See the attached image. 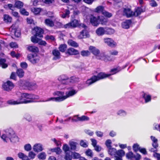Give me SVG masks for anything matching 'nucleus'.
<instances>
[{
    "instance_id": "f257e3e1",
    "label": "nucleus",
    "mask_w": 160,
    "mask_h": 160,
    "mask_svg": "<svg viewBox=\"0 0 160 160\" xmlns=\"http://www.w3.org/2000/svg\"><path fill=\"white\" fill-rule=\"evenodd\" d=\"M39 97L38 96L31 94L22 93L20 94L19 98L17 100L13 99L9 100L7 102L9 104L15 105L22 103H27L32 102L33 100L38 99Z\"/></svg>"
},
{
    "instance_id": "f03ea898",
    "label": "nucleus",
    "mask_w": 160,
    "mask_h": 160,
    "mask_svg": "<svg viewBox=\"0 0 160 160\" xmlns=\"http://www.w3.org/2000/svg\"><path fill=\"white\" fill-rule=\"evenodd\" d=\"M5 133L3 134L1 138L4 142H7L10 141L12 143H16L19 141L18 137L15 134L13 130L11 128H8L5 130Z\"/></svg>"
},
{
    "instance_id": "7ed1b4c3",
    "label": "nucleus",
    "mask_w": 160,
    "mask_h": 160,
    "mask_svg": "<svg viewBox=\"0 0 160 160\" xmlns=\"http://www.w3.org/2000/svg\"><path fill=\"white\" fill-rule=\"evenodd\" d=\"M121 70L120 68H117L112 69L111 71L110 74H106L103 72H101L98 73L97 76H94L91 78L87 80L86 84L88 85H90L97 81L107 78L112 75L114 74Z\"/></svg>"
},
{
    "instance_id": "20e7f679",
    "label": "nucleus",
    "mask_w": 160,
    "mask_h": 160,
    "mask_svg": "<svg viewBox=\"0 0 160 160\" xmlns=\"http://www.w3.org/2000/svg\"><path fill=\"white\" fill-rule=\"evenodd\" d=\"M68 91L66 92V95L63 96L62 98L63 101L67 99L68 98L76 94L78 91L75 89L72 88H68Z\"/></svg>"
},
{
    "instance_id": "39448f33",
    "label": "nucleus",
    "mask_w": 160,
    "mask_h": 160,
    "mask_svg": "<svg viewBox=\"0 0 160 160\" xmlns=\"http://www.w3.org/2000/svg\"><path fill=\"white\" fill-rule=\"evenodd\" d=\"M27 58L28 60L33 64L38 62L40 60L39 56L36 54H29L27 56Z\"/></svg>"
},
{
    "instance_id": "423d86ee",
    "label": "nucleus",
    "mask_w": 160,
    "mask_h": 160,
    "mask_svg": "<svg viewBox=\"0 0 160 160\" xmlns=\"http://www.w3.org/2000/svg\"><path fill=\"white\" fill-rule=\"evenodd\" d=\"M104 42L111 48H114L117 45V43L112 39L110 38H105L103 39Z\"/></svg>"
},
{
    "instance_id": "0eeeda50",
    "label": "nucleus",
    "mask_w": 160,
    "mask_h": 160,
    "mask_svg": "<svg viewBox=\"0 0 160 160\" xmlns=\"http://www.w3.org/2000/svg\"><path fill=\"white\" fill-rule=\"evenodd\" d=\"M97 59L102 60L106 62L112 61L114 59L113 57L106 55L104 53H100V56H97Z\"/></svg>"
},
{
    "instance_id": "6e6552de",
    "label": "nucleus",
    "mask_w": 160,
    "mask_h": 160,
    "mask_svg": "<svg viewBox=\"0 0 160 160\" xmlns=\"http://www.w3.org/2000/svg\"><path fill=\"white\" fill-rule=\"evenodd\" d=\"M14 86L13 84L9 81H8L4 83L2 86L3 89L7 91H10L14 88Z\"/></svg>"
},
{
    "instance_id": "1a4fd4ad",
    "label": "nucleus",
    "mask_w": 160,
    "mask_h": 160,
    "mask_svg": "<svg viewBox=\"0 0 160 160\" xmlns=\"http://www.w3.org/2000/svg\"><path fill=\"white\" fill-rule=\"evenodd\" d=\"M151 139L152 142V145L154 148H152L150 151L151 152H155L157 151V148L158 147V140L155 137L152 136L151 137Z\"/></svg>"
},
{
    "instance_id": "9d476101",
    "label": "nucleus",
    "mask_w": 160,
    "mask_h": 160,
    "mask_svg": "<svg viewBox=\"0 0 160 160\" xmlns=\"http://www.w3.org/2000/svg\"><path fill=\"white\" fill-rule=\"evenodd\" d=\"M58 80L61 83L64 84H68L70 82L68 78L65 75H62L58 77Z\"/></svg>"
},
{
    "instance_id": "9b49d317",
    "label": "nucleus",
    "mask_w": 160,
    "mask_h": 160,
    "mask_svg": "<svg viewBox=\"0 0 160 160\" xmlns=\"http://www.w3.org/2000/svg\"><path fill=\"white\" fill-rule=\"evenodd\" d=\"M90 22L93 26H98L99 24L98 16L96 17L93 15H91L90 18Z\"/></svg>"
},
{
    "instance_id": "f8f14e48",
    "label": "nucleus",
    "mask_w": 160,
    "mask_h": 160,
    "mask_svg": "<svg viewBox=\"0 0 160 160\" xmlns=\"http://www.w3.org/2000/svg\"><path fill=\"white\" fill-rule=\"evenodd\" d=\"M126 156L128 159H131L132 160H139L140 158V155L139 154H137L136 155H134L132 152H129L127 153Z\"/></svg>"
},
{
    "instance_id": "ddd939ff",
    "label": "nucleus",
    "mask_w": 160,
    "mask_h": 160,
    "mask_svg": "<svg viewBox=\"0 0 160 160\" xmlns=\"http://www.w3.org/2000/svg\"><path fill=\"white\" fill-rule=\"evenodd\" d=\"M90 35L88 32L87 29H84L80 32L78 36V38L79 39L89 37Z\"/></svg>"
},
{
    "instance_id": "4468645a",
    "label": "nucleus",
    "mask_w": 160,
    "mask_h": 160,
    "mask_svg": "<svg viewBox=\"0 0 160 160\" xmlns=\"http://www.w3.org/2000/svg\"><path fill=\"white\" fill-rule=\"evenodd\" d=\"M116 149L114 148L111 147L108 149V152L109 154L111 156H114L115 157V160H122V158L116 156Z\"/></svg>"
},
{
    "instance_id": "2eb2a0df",
    "label": "nucleus",
    "mask_w": 160,
    "mask_h": 160,
    "mask_svg": "<svg viewBox=\"0 0 160 160\" xmlns=\"http://www.w3.org/2000/svg\"><path fill=\"white\" fill-rule=\"evenodd\" d=\"M66 53L70 55H76L79 54V51L78 50L72 48H68Z\"/></svg>"
},
{
    "instance_id": "dca6fc26",
    "label": "nucleus",
    "mask_w": 160,
    "mask_h": 160,
    "mask_svg": "<svg viewBox=\"0 0 160 160\" xmlns=\"http://www.w3.org/2000/svg\"><path fill=\"white\" fill-rule=\"evenodd\" d=\"M52 54L53 56L52 59L56 60L61 58V54L59 51L57 49H54L52 51Z\"/></svg>"
},
{
    "instance_id": "f3484780",
    "label": "nucleus",
    "mask_w": 160,
    "mask_h": 160,
    "mask_svg": "<svg viewBox=\"0 0 160 160\" xmlns=\"http://www.w3.org/2000/svg\"><path fill=\"white\" fill-rule=\"evenodd\" d=\"M144 11V10L141 8H138L136 9L135 11L133 12V13H131L130 14L129 13L128 15V16H138Z\"/></svg>"
},
{
    "instance_id": "a211bd4d",
    "label": "nucleus",
    "mask_w": 160,
    "mask_h": 160,
    "mask_svg": "<svg viewBox=\"0 0 160 160\" xmlns=\"http://www.w3.org/2000/svg\"><path fill=\"white\" fill-rule=\"evenodd\" d=\"M25 89L27 88L30 90H34L37 88V86L36 84L33 82H26L25 83Z\"/></svg>"
},
{
    "instance_id": "6ab92c4d",
    "label": "nucleus",
    "mask_w": 160,
    "mask_h": 160,
    "mask_svg": "<svg viewBox=\"0 0 160 160\" xmlns=\"http://www.w3.org/2000/svg\"><path fill=\"white\" fill-rule=\"evenodd\" d=\"M33 151L36 152L42 151L43 150L42 145L40 143L35 144L33 147Z\"/></svg>"
},
{
    "instance_id": "aec40b11",
    "label": "nucleus",
    "mask_w": 160,
    "mask_h": 160,
    "mask_svg": "<svg viewBox=\"0 0 160 160\" xmlns=\"http://www.w3.org/2000/svg\"><path fill=\"white\" fill-rule=\"evenodd\" d=\"M95 32L98 36H102L105 34L106 30L103 27H100L96 30Z\"/></svg>"
},
{
    "instance_id": "412c9836",
    "label": "nucleus",
    "mask_w": 160,
    "mask_h": 160,
    "mask_svg": "<svg viewBox=\"0 0 160 160\" xmlns=\"http://www.w3.org/2000/svg\"><path fill=\"white\" fill-rule=\"evenodd\" d=\"M89 50L93 54L96 56L97 59V56H100V54H99L100 52L99 50L98 49L96 48L95 47L92 46H90L89 48Z\"/></svg>"
},
{
    "instance_id": "4be33fe9",
    "label": "nucleus",
    "mask_w": 160,
    "mask_h": 160,
    "mask_svg": "<svg viewBox=\"0 0 160 160\" xmlns=\"http://www.w3.org/2000/svg\"><path fill=\"white\" fill-rule=\"evenodd\" d=\"M34 30L36 31V36H38L40 38L42 37V34L43 33V30L40 28L37 27L34 28Z\"/></svg>"
},
{
    "instance_id": "5701e85b",
    "label": "nucleus",
    "mask_w": 160,
    "mask_h": 160,
    "mask_svg": "<svg viewBox=\"0 0 160 160\" xmlns=\"http://www.w3.org/2000/svg\"><path fill=\"white\" fill-rule=\"evenodd\" d=\"M12 29L11 32L12 34H13L15 36L17 37H19L21 35V33L20 30L17 28H13V27L12 26L11 27Z\"/></svg>"
},
{
    "instance_id": "b1692460",
    "label": "nucleus",
    "mask_w": 160,
    "mask_h": 160,
    "mask_svg": "<svg viewBox=\"0 0 160 160\" xmlns=\"http://www.w3.org/2000/svg\"><path fill=\"white\" fill-rule=\"evenodd\" d=\"M131 23L132 22L131 20H126L122 23V27L123 28L128 29L129 28L130 25H131Z\"/></svg>"
},
{
    "instance_id": "393cba45",
    "label": "nucleus",
    "mask_w": 160,
    "mask_h": 160,
    "mask_svg": "<svg viewBox=\"0 0 160 160\" xmlns=\"http://www.w3.org/2000/svg\"><path fill=\"white\" fill-rule=\"evenodd\" d=\"M99 22L103 25H106L108 22V19L103 16H98Z\"/></svg>"
},
{
    "instance_id": "a878e982",
    "label": "nucleus",
    "mask_w": 160,
    "mask_h": 160,
    "mask_svg": "<svg viewBox=\"0 0 160 160\" xmlns=\"http://www.w3.org/2000/svg\"><path fill=\"white\" fill-rule=\"evenodd\" d=\"M50 101H55L56 102H61L63 101L62 97H52L48 98L45 102H48Z\"/></svg>"
},
{
    "instance_id": "bb28decb",
    "label": "nucleus",
    "mask_w": 160,
    "mask_h": 160,
    "mask_svg": "<svg viewBox=\"0 0 160 160\" xmlns=\"http://www.w3.org/2000/svg\"><path fill=\"white\" fill-rule=\"evenodd\" d=\"M27 49L32 52H37L38 51V48L33 46L29 45L27 47Z\"/></svg>"
},
{
    "instance_id": "cd10ccee",
    "label": "nucleus",
    "mask_w": 160,
    "mask_h": 160,
    "mask_svg": "<svg viewBox=\"0 0 160 160\" xmlns=\"http://www.w3.org/2000/svg\"><path fill=\"white\" fill-rule=\"evenodd\" d=\"M45 24L50 27H52L54 26V24L53 22L49 19H46L45 20Z\"/></svg>"
},
{
    "instance_id": "c85d7f7f",
    "label": "nucleus",
    "mask_w": 160,
    "mask_h": 160,
    "mask_svg": "<svg viewBox=\"0 0 160 160\" xmlns=\"http://www.w3.org/2000/svg\"><path fill=\"white\" fill-rule=\"evenodd\" d=\"M18 156L19 158L22 160H29L28 157L24 153L20 152L18 154Z\"/></svg>"
},
{
    "instance_id": "c756f323",
    "label": "nucleus",
    "mask_w": 160,
    "mask_h": 160,
    "mask_svg": "<svg viewBox=\"0 0 160 160\" xmlns=\"http://www.w3.org/2000/svg\"><path fill=\"white\" fill-rule=\"evenodd\" d=\"M68 43L69 46L72 47L77 48L78 46V44L72 39H69L68 41Z\"/></svg>"
},
{
    "instance_id": "7c9ffc66",
    "label": "nucleus",
    "mask_w": 160,
    "mask_h": 160,
    "mask_svg": "<svg viewBox=\"0 0 160 160\" xmlns=\"http://www.w3.org/2000/svg\"><path fill=\"white\" fill-rule=\"evenodd\" d=\"M104 7L102 6H100L97 7L96 8L94 9V11L97 13L101 12L102 14V12L104 11Z\"/></svg>"
},
{
    "instance_id": "2f4dec72",
    "label": "nucleus",
    "mask_w": 160,
    "mask_h": 160,
    "mask_svg": "<svg viewBox=\"0 0 160 160\" xmlns=\"http://www.w3.org/2000/svg\"><path fill=\"white\" fill-rule=\"evenodd\" d=\"M3 20L6 23H10L12 21V18L8 15L5 14L4 15Z\"/></svg>"
},
{
    "instance_id": "473e14b6",
    "label": "nucleus",
    "mask_w": 160,
    "mask_h": 160,
    "mask_svg": "<svg viewBox=\"0 0 160 160\" xmlns=\"http://www.w3.org/2000/svg\"><path fill=\"white\" fill-rule=\"evenodd\" d=\"M72 27L75 28L79 26V21L76 19H74L70 22Z\"/></svg>"
},
{
    "instance_id": "72a5a7b5",
    "label": "nucleus",
    "mask_w": 160,
    "mask_h": 160,
    "mask_svg": "<svg viewBox=\"0 0 160 160\" xmlns=\"http://www.w3.org/2000/svg\"><path fill=\"white\" fill-rule=\"evenodd\" d=\"M23 3L19 1H16L14 4V7L18 9L21 8L23 6Z\"/></svg>"
},
{
    "instance_id": "f704fd0d",
    "label": "nucleus",
    "mask_w": 160,
    "mask_h": 160,
    "mask_svg": "<svg viewBox=\"0 0 160 160\" xmlns=\"http://www.w3.org/2000/svg\"><path fill=\"white\" fill-rule=\"evenodd\" d=\"M69 144L71 149L74 150L76 149L77 144V142L71 141H69Z\"/></svg>"
},
{
    "instance_id": "c9c22d12",
    "label": "nucleus",
    "mask_w": 160,
    "mask_h": 160,
    "mask_svg": "<svg viewBox=\"0 0 160 160\" xmlns=\"http://www.w3.org/2000/svg\"><path fill=\"white\" fill-rule=\"evenodd\" d=\"M6 62L5 59H0V65L3 68H6L8 67V65L5 63Z\"/></svg>"
},
{
    "instance_id": "e433bc0d",
    "label": "nucleus",
    "mask_w": 160,
    "mask_h": 160,
    "mask_svg": "<svg viewBox=\"0 0 160 160\" xmlns=\"http://www.w3.org/2000/svg\"><path fill=\"white\" fill-rule=\"evenodd\" d=\"M124 14L126 15L128 17H130L132 16H128V14H131V13H133V12L131 11V10L129 8H125L123 11Z\"/></svg>"
},
{
    "instance_id": "4c0bfd02",
    "label": "nucleus",
    "mask_w": 160,
    "mask_h": 160,
    "mask_svg": "<svg viewBox=\"0 0 160 160\" xmlns=\"http://www.w3.org/2000/svg\"><path fill=\"white\" fill-rule=\"evenodd\" d=\"M70 12L69 11L68 9H66L64 11V13L61 15V17L63 18H68L69 16Z\"/></svg>"
},
{
    "instance_id": "58836bf2",
    "label": "nucleus",
    "mask_w": 160,
    "mask_h": 160,
    "mask_svg": "<svg viewBox=\"0 0 160 160\" xmlns=\"http://www.w3.org/2000/svg\"><path fill=\"white\" fill-rule=\"evenodd\" d=\"M143 97L145 100L146 102H148L151 101V97L150 95L144 93Z\"/></svg>"
},
{
    "instance_id": "ea45409f",
    "label": "nucleus",
    "mask_w": 160,
    "mask_h": 160,
    "mask_svg": "<svg viewBox=\"0 0 160 160\" xmlns=\"http://www.w3.org/2000/svg\"><path fill=\"white\" fill-rule=\"evenodd\" d=\"M125 152L124 151L122 150H119L118 151H116V155L119 156L121 158L122 156L124 155Z\"/></svg>"
},
{
    "instance_id": "a19ab883",
    "label": "nucleus",
    "mask_w": 160,
    "mask_h": 160,
    "mask_svg": "<svg viewBox=\"0 0 160 160\" xmlns=\"http://www.w3.org/2000/svg\"><path fill=\"white\" fill-rule=\"evenodd\" d=\"M79 120L80 121H88L89 120V118L86 116L83 115L78 118Z\"/></svg>"
},
{
    "instance_id": "79ce46f5",
    "label": "nucleus",
    "mask_w": 160,
    "mask_h": 160,
    "mask_svg": "<svg viewBox=\"0 0 160 160\" xmlns=\"http://www.w3.org/2000/svg\"><path fill=\"white\" fill-rule=\"evenodd\" d=\"M66 155L65 157V159L66 160H71L72 159V157L71 154H72V152H66Z\"/></svg>"
},
{
    "instance_id": "37998d69",
    "label": "nucleus",
    "mask_w": 160,
    "mask_h": 160,
    "mask_svg": "<svg viewBox=\"0 0 160 160\" xmlns=\"http://www.w3.org/2000/svg\"><path fill=\"white\" fill-rule=\"evenodd\" d=\"M40 8H33L32 9V11L35 14H38L41 11Z\"/></svg>"
},
{
    "instance_id": "c03bdc74",
    "label": "nucleus",
    "mask_w": 160,
    "mask_h": 160,
    "mask_svg": "<svg viewBox=\"0 0 160 160\" xmlns=\"http://www.w3.org/2000/svg\"><path fill=\"white\" fill-rule=\"evenodd\" d=\"M38 157L39 159L43 160L46 158V155L45 152H42L38 155Z\"/></svg>"
},
{
    "instance_id": "a18cd8bd",
    "label": "nucleus",
    "mask_w": 160,
    "mask_h": 160,
    "mask_svg": "<svg viewBox=\"0 0 160 160\" xmlns=\"http://www.w3.org/2000/svg\"><path fill=\"white\" fill-rule=\"evenodd\" d=\"M17 73L18 77L22 78L23 76L24 72L22 69H18Z\"/></svg>"
},
{
    "instance_id": "49530a36",
    "label": "nucleus",
    "mask_w": 160,
    "mask_h": 160,
    "mask_svg": "<svg viewBox=\"0 0 160 160\" xmlns=\"http://www.w3.org/2000/svg\"><path fill=\"white\" fill-rule=\"evenodd\" d=\"M67 48V45L66 44L61 45L58 49L59 50L62 52H64L65 51Z\"/></svg>"
},
{
    "instance_id": "de8ad7c7",
    "label": "nucleus",
    "mask_w": 160,
    "mask_h": 160,
    "mask_svg": "<svg viewBox=\"0 0 160 160\" xmlns=\"http://www.w3.org/2000/svg\"><path fill=\"white\" fill-rule=\"evenodd\" d=\"M81 54L83 57H87L90 54V53L88 50H83L81 52Z\"/></svg>"
},
{
    "instance_id": "09e8293b",
    "label": "nucleus",
    "mask_w": 160,
    "mask_h": 160,
    "mask_svg": "<svg viewBox=\"0 0 160 160\" xmlns=\"http://www.w3.org/2000/svg\"><path fill=\"white\" fill-rule=\"evenodd\" d=\"M114 29L111 28H108L106 30L105 34L111 35L114 33Z\"/></svg>"
},
{
    "instance_id": "8fccbe9b",
    "label": "nucleus",
    "mask_w": 160,
    "mask_h": 160,
    "mask_svg": "<svg viewBox=\"0 0 160 160\" xmlns=\"http://www.w3.org/2000/svg\"><path fill=\"white\" fill-rule=\"evenodd\" d=\"M24 149L27 151H29L32 149V147L30 144H25L24 147Z\"/></svg>"
},
{
    "instance_id": "3c124183",
    "label": "nucleus",
    "mask_w": 160,
    "mask_h": 160,
    "mask_svg": "<svg viewBox=\"0 0 160 160\" xmlns=\"http://www.w3.org/2000/svg\"><path fill=\"white\" fill-rule=\"evenodd\" d=\"M102 14L105 17L108 18H110L112 16V14L111 13L108 12L105 10L102 12Z\"/></svg>"
},
{
    "instance_id": "603ef678",
    "label": "nucleus",
    "mask_w": 160,
    "mask_h": 160,
    "mask_svg": "<svg viewBox=\"0 0 160 160\" xmlns=\"http://www.w3.org/2000/svg\"><path fill=\"white\" fill-rule=\"evenodd\" d=\"M85 154L87 156L91 157H92L93 156V153L92 151L89 149H88L85 152Z\"/></svg>"
},
{
    "instance_id": "864d4df0",
    "label": "nucleus",
    "mask_w": 160,
    "mask_h": 160,
    "mask_svg": "<svg viewBox=\"0 0 160 160\" xmlns=\"http://www.w3.org/2000/svg\"><path fill=\"white\" fill-rule=\"evenodd\" d=\"M132 148L133 150L135 152L139 150L140 149L139 145L137 143L134 144Z\"/></svg>"
},
{
    "instance_id": "5fc2aeb1",
    "label": "nucleus",
    "mask_w": 160,
    "mask_h": 160,
    "mask_svg": "<svg viewBox=\"0 0 160 160\" xmlns=\"http://www.w3.org/2000/svg\"><path fill=\"white\" fill-rule=\"evenodd\" d=\"M24 118L28 122H31L32 121V118L31 116L28 114H26L24 115Z\"/></svg>"
},
{
    "instance_id": "6e6d98bb",
    "label": "nucleus",
    "mask_w": 160,
    "mask_h": 160,
    "mask_svg": "<svg viewBox=\"0 0 160 160\" xmlns=\"http://www.w3.org/2000/svg\"><path fill=\"white\" fill-rule=\"evenodd\" d=\"M126 114V112L122 110H120L117 112V114L120 116H125Z\"/></svg>"
},
{
    "instance_id": "4d7b16f0",
    "label": "nucleus",
    "mask_w": 160,
    "mask_h": 160,
    "mask_svg": "<svg viewBox=\"0 0 160 160\" xmlns=\"http://www.w3.org/2000/svg\"><path fill=\"white\" fill-rule=\"evenodd\" d=\"M109 54L112 55H117L118 53V52L115 50H112L109 51Z\"/></svg>"
},
{
    "instance_id": "13d9d810",
    "label": "nucleus",
    "mask_w": 160,
    "mask_h": 160,
    "mask_svg": "<svg viewBox=\"0 0 160 160\" xmlns=\"http://www.w3.org/2000/svg\"><path fill=\"white\" fill-rule=\"evenodd\" d=\"M37 36H36L35 35V36L32 37L31 38V41L33 43H36L38 42V41L39 40V39L37 37Z\"/></svg>"
},
{
    "instance_id": "bf43d9fd",
    "label": "nucleus",
    "mask_w": 160,
    "mask_h": 160,
    "mask_svg": "<svg viewBox=\"0 0 160 160\" xmlns=\"http://www.w3.org/2000/svg\"><path fill=\"white\" fill-rule=\"evenodd\" d=\"M80 145L82 147L86 148L88 146V143L86 141L82 140L80 141Z\"/></svg>"
},
{
    "instance_id": "052dcab7",
    "label": "nucleus",
    "mask_w": 160,
    "mask_h": 160,
    "mask_svg": "<svg viewBox=\"0 0 160 160\" xmlns=\"http://www.w3.org/2000/svg\"><path fill=\"white\" fill-rule=\"evenodd\" d=\"M26 82H25V81L20 80L19 82V85L20 86L24 89H25V83Z\"/></svg>"
},
{
    "instance_id": "680f3d73",
    "label": "nucleus",
    "mask_w": 160,
    "mask_h": 160,
    "mask_svg": "<svg viewBox=\"0 0 160 160\" xmlns=\"http://www.w3.org/2000/svg\"><path fill=\"white\" fill-rule=\"evenodd\" d=\"M150 5L152 7H155L158 6V4L155 0H151L150 1Z\"/></svg>"
},
{
    "instance_id": "e2e57ef3",
    "label": "nucleus",
    "mask_w": 160,
    "mask_h": 160,
    "mask_svg": "<svg viewBox=\"0 0 160 160\" xmlns=\"http://www.w3.org/2000/svg\"><path fill=\"white\" fill-rule=\"evenodd\" d=\"M111 141L110 139H108L106 141L105 144L108 149L112 147L111 146Z\"/></svg>"
},
{
    "instance_id": "0e129e2a",
    "label": "nucleus",
    "mask_w": 160,
    "mask_h": 160,
    "mask_svg": "<svg viewBox=\"0 0 160 160\" xmlns=\"http://www.w3.org/2000/svg\"><path fill=\"white\" fill-rule=\"evenodd\" d=\"M69 148L67 144H64L63 147V149L65 152H68L69 151Z\"/></svg>"
},
{
    "instance_id": "69168bd1",
    "label": "nucleus",
    "mask_w": 160,
    "mask_h": 160,
    "mask_svg": "<svg viewBox=\"0 0 160 160\" xmlns=\"http://www.w3.org/2000/svg\"><path fill=\"white\" fill-rule=\"evenodd\" d=\"M35 153L32 151L28 153V157L31 159H33L36 156Z\"/></svg>"
},
{
    "instance_id": "338daca9",
    "label": "nucleus",
    "mask_w": 160,
    "mask_h": 160,
    "mask_svg": "<svg viewBox=\"0 0 160 160\" xmlns=\"http://www.w3.org/2000/svg\"><path fill=\"white\" fill-rule=\"evenodd\" d=\"M20 11L21 13L23 15L27 16L29 14L28 12H27L24 9H22L20 10Z\"/></svg>"
},
{
    "instance_id": "774afa93",
    "label": "nucleus",
    "mask_w": 160,
    "mask_h": 160,
    "mask_svg": "<svg viewBox=\"0 0 160 160\" xmlns=\"http://www.w3.org/2000/svg\"><path fill=\"white\" fill-rule=\"evenodd\" d=\"M10 46L12 48H18V45L15 42H12L10 43Z\"/></svg>"
}]
</instances>
